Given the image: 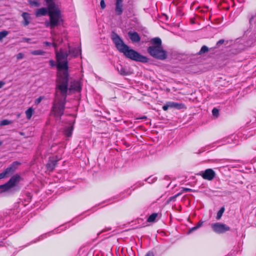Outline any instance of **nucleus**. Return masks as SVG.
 Segmentation results:
<instances>
[{"mask_svg":"<svg viewBox=\"0 0 256 256\" xmlns=\"http://www.w3.org/2000/svg\"><path fill=\"white\" fill-rule=\"evenodd\" d=\"M55 52L58 72L56 88V98L52 108L51 114L55 117L60 118L64 114L67 97L68 82L69 80L68 58L69 53L62 49L59 52L56 50Z\"/></svg>","mask_w":256,"mask_h":256,"instance_id":"nucleus-1","label":"nucleus"},{"mask_svg":"<svg viewBox=\"0 0 256 256\" xmlns=\"http://www.w3.org/2000/svg\"><path fill=\"white\" fill-rule=\"evenodd\" d=\"M112 38L118 50L123 53L126 58L136 62L144 63L148 62V58L146 56L130 48L129 46L124 44L123 40L117 34L112 32Z\"/></svg>","mask_w":256,"mask_h":256,"instance_id":"nucleus-2","label":"nucleus"},{"mask_svg":"<svg viewBox=\"0 0 256 256\" xmlns=\"http://www.w3.org/2000/svg\"><path fill=\"white\" fill-rule=\"evenodd\" d=\"M150 42L153 46H150L147 49L148 52L150 56L158 60H166L167 58V54L162 46L161 39L156 37L152 38Z\"/></svg>","mask_w":256,"mask_h":256,"instance_id":"nucleus-3","label":"nucleus"},{"mask_svg":"<svg viewBox=\"0 0 256 256\" xmlns=\"http://www.w3.org/2000/svg\"><path fill=\"white\" fill-rule=\"evenodd\" d=\"M48 16L49 20L45 22V26L47 28L52 29L60 25L63 22L60 10L58 7L54 9L49 10Z\"/></svg>","mask_w":256,"mask_h":256,"instance_id":"nucleus-4","label":"nucleus"},{"mask_svg":"<svg viewBox=\"0 0 256 256\" xmlns=\"http://www.w3.org/2000/svg\"><path fill=\"white\" fill-rule=\"evenodd\" d=\"M20 177L18 174L13 176L9 180L4 184L0 185V192H8L20 180Z\"/></svg>","mask_w":256,"mask_h":256,"instance_id":"nucleus-5","label":"nucleus"},{"mask_svg":"<svg viewBox=\"0 0 256 256\" xmlns=\"http://www.w3.org/2000/svg\"><path fill=\"white\" fill-rule=\"evenodd\" d=\"M212 230L216 233L222 234L230 230L229 226L220 222H216L211 225Z\"/></svg>","mask_w":256,"mask_h":256,"instance_id":"nucleus-6","label":"nucleus"},{"mask_svg":"<svg viewBox=\"0 0 256 256\" xmlns=\"http://www.w3.org/2000/svg\"><path fill=\"white\" fill-rule=\"evenodd\" d=\"M198 174L204 179L210 181L212 180L216 176L215 172L212 168H208L204 171H201Z\"/></svg>","mask_w":256,"mask_h":256,"instance_id":"nucleus-7","label":"nucleus"},{"mask_svg":"<svg viewBox=\"0 0 256 256\" xmlns=\"http://www.w3.org/2000/svg\"><path fill=\"white\" fill-rule=\"evenodd\" d=\"M58 160L59 159L57 157H50L46 164L48 170L50 171H52L57 165V162Z\"/></svg>","mask_w":256,"mask_h":256,"instance_id":"nucleus-8","label":"nucleus"},{"mask_svg":"<svg viewBox=\"0 0 256 256\" xmlns=\"http://www.w3.org/2000/svg\"><path fill=\"white\" fill-rule=\"evenodd\" d=\"M68 53L72 54L74 57H77L81 54V49L80 47L71 48L70 45L68 46Z\"/></svg>","mask_w":256,"mask_h":256,"instance_id":"nucleus-9","label":"nucleus"},{"mask_svg":"<svg viewBox=\"0 0 256 256\" xmlns=\"http://www.w3.org/2000/svg\"><path fill=\"white\" fill-rule=\"evenodd\" d=\"M128 36L132 42H138L140 40V37L137 32L130 31Z\"/></svg>","mask_w":256,"mask_h":256,"instance_id":"nucleus-10","label":"nucleus"},{"mask_svg":"<svg viewBox=\"0 0 256 256\" xmlns=\"http://www.w3.org/2000/svg\"><path fill=\"white\" fill-rule=\"evenodd\" d=\"M116 68L118 73L122 76H129L131 74L130 71L124 67L122 65L119 64L116 66Z\"/></svg>","mask_w":256,"mask_h":256,"instance_id":"nucleus-11","label":"nucleus"},{"mask_svg":"<svg viewBox=\"0 0 256 256\" xmlns=\"http://www.w3.org/2000/svg\"><path fill=\"white\" fill-rule=\"evenodd\" d=\"M22 16L24 19L22 24L24 26H27L28 25L32 20L30 14L26 12H24L22 14Z\"/></svg>","mask_w":256,"mask_h":256,"instance_id":"nucleus-12","label":"nucleus"},{"mask_svg":"<svg viewBox=\"0 0 256 256\" xmlns=\"http://www.w3.org/2000/svg\"><path fill=\"white\" fill-rule=\"evenodd\" d=\"M14 168L12 166L7 168L3 172L0 173V180L8 176L14 172Z\"/></svg>","mask_w":256,"mask_h":256,"instance_id":"nucleus-13","label":"nucleus"},{"mask_svg":"<svg viewBox=\"0 0 256 256\" xmlns=\"http://www.w3.org/2000/svg\"><path fill=\"white\" fill-rule=\"evenodd\" d=\"M49 10L48 9V6L46 8H42L38 9L36 12V17H39L40 16H44L46 15L47 14L48 15Z\"/></svg>","mask_w":256,"mask_h":256,"instance_id":"nucleus-14","label":"nucleus"},{"mask_svg":"<svg viewBox=\"0 0 256 256\" xmlns=\"http://www.w3.org/2000/svg\"><path fill=\"white\" fill-rule=\"evenodd\" d=\"M168 108H174L178 110H180L184 107V105L183 104L173 102H166Z\"/></svg>","mask_w":256,"mask_h":256,"instance_id":"nucleus-15","label":"nucleus"},{"mask_svg":"<svg viewBox=\"0 0 256 256\" xmlns=\"http://www.w3.org/2000/svg\"><path fill=\"white\" fill-rule=\"evenodd\" d=\"M80 90H81V86L78 82H74V83L72 84L69 88L68 87V90H69L70 91L74 90V91L79 92ZM68 92V91H67V92Z\"/></svg>","mask_w":256,"mask_h":256,"instance_id":"nucleus-16","label":"nucleus"},{"mask_svg":"<svg viewBox=\"0 0 256 256\" xmlns=\"http://www.w3.org/2000/svg\"><path fill=\"white\" fill-rule=\"evenodd\" d=\"M115 12L117 15H121L123 12V4L116 3Z\"/></svg>","mask_w":256,"mask_h":256,"instance_id":"nucleus-17","label":"nucleus"},{"mask_svg":"<svg viewBox=\"0 0 256 256\" xmlns=\"http://www.w3.org/2000/svg\"><path fill=\"white\" fill-rule=\"evenodd\" d=\"M54 0H44L47 6H48V10L54 9V8H57Z\"/></svg>","mask_w":256,"mask_h":256,"instance_id":"nucleus-18","label":"nucleus"},{"mask_svg":"<svg viewBox=\"0 0 256 256\" xmlns=\"http://www.w3.org/2000/svg\"><path fill=\"white\" fill-rule=\"evenodd\" d=\"M34 112V110L32 108H29L26 111V118L28 120L30 119V118L32 116V114Z\"/></svg>","mask_w":256,"mask_h":256,"instance_id":"nucleus-19","label":"nucleus"},{"mask_svg":"<svg viewBox=\"0 0 256 256\" xmlns=\"http://www.w3.org/2000/svg\"><path fill=\"white\" fill-rule=\"evenodd\" d=\"M202 224L203 222L202 220H200L195 226H194L189 230L188 233H191L192 232L196 230L197 229L201 227Z\"/></svg>","mask_w":256,"mask_h":256,"instance_id":"nucleus-20","label":"nucleus"},{"mask_svg":"<svg viewBox=\"0 0 256 256\" xmlns=\"http://www.w3.org/2000/svg\"><path fill=\"white\" fill-rule=\"evenodd\" d=\"M72 128L70 126L66 127L64 130V134L69 137L71 136L72 134Z\"/></svg>","mask_w":256,"mask_h":256,"instance_id":"nucleus-21","label":"nucleus"},{"mask_svg":"<svg viewBox=\"0 0 256 256\" xmlns=\"http://www.w3.org/2000/svg\"><path fill=\"white\" fill-rule=\"evenodd\" d=\"M158 213L154 212L149 216L147 221L148 222H154L155 221L156 218L158 217Z\"/></svg>","mask_w":256,"mask_h":256,"instance_id":"nucleus-22","label":"nucleus"},{"mask_svg":"<svg viewBox=\"0 0 256 256\" xmlns=\"http://www.w3.org/2000/svg\"><path fill=\"white\" fill-rule=\"evenodd\" d=\"M45 52L42 50H34L30 52V54L34 56L43 55Z\"/></svg>","mask_w":256,"mask_h":256,"instance_id":"nucleus-23","label":"nucleus"},{"mask_svg":"<svg viewBox=\"0 0 256 256\" xmlns=\"http://www.w3.org/2000/svg\"><path fill=\"white\" fill-rule=\"evenodd\" d=\"M208 51V48L206 46H203L200 50L198 52V54L201 55Z\"/></svg>","mask_w":256,"mask_h":256,"instance_id":"nucleus-24","label":"nucleus"},{"mask_svg":"<svg viewBox=\"0 0 256 256\" xmlns=\"http://www.w3.org/2000/svg\"><path fill=\"white\" fill-rule=\"evenodd\" d=\"M224 207H222V208H220V209L218 210V212L217 213V215H216V219L217 220H220L224 212Z\"/></svg>","mask_w":256,"mask_h":256,"instance_id":"nucleus-25","label":"nucleus"},{"mask_svg":"<svg viewBox=\"0 0 256 256\" xmlns=\"http://www.w3.org/2000/svg\"><path fill=\"white\" fill-rule=\"evenodd\" d=\"M256 22V14L252 15L249 19V23L250 25H252Z\"/></svg>","mask_w":256,"mask_h":256,"instance_id":"nucleus-26","label":"nucleus"},{"mask_svg":"<svg viewBox=\"0 0 256 256\" xmlns=\"http://www.w3.org/2000/svg\"><path fill=\"white\" fill-rule=\"evenodd\" d=\"M8 34V32L3 30L0 32V41L5 38Z\"/></svg>","mask_w":256,"mask_h":256,"instance_id":"nucleus-27","label":"nucleus"},{"mask_svg":"<svg viewBox=\"0 0 256 256\" xmlns=\"http://www.w3.org/2000/svg\"><path fill=\"white\" fill-rule=\"evenodd\" d=\"M12 123V122L10 120H4L0 121V126H4L10 124Z\"/></svg>","mask_w":256,"mask_h":256,"instance_id":"nucleus-28","label":"nucleus"},{"mask_svg":"<svg viewBox=\"0 0 256 256\" xmlns=\"http://www.w3.org/2000/svg\"><path fill=\"white\" fill-rule=\"evenodd\" d=\"M44 99V96H40L38 98L35 100L34 104L36 105H38L42 102V100Z\"/></svg>","mask_w":256,"mask_h":256,"instance_id":"nucleus-29","label":"nucleus"},{"mask_svg":"<svg viewBox=\"0 0 256 256\" xmlns=\"http://www.w3.org/2000/svg\"><path fill=\"white\" fill-rule=\"evenodd\" d=\"M30 4L32 6H35L38 7L40 6V4L38 0H34L30 2Z\"/></svg>","mask_w":256,"mask_h":256,"instance_id":"nucleus-30","label":"nucleus"},{"mask_svg":"<svg viewBox=\"0 0 256 256\" xmlns=\"http://www.w3.org/2000/svg\"><path fill=\"white\" fill-rule=\"evenodd\" d=\"M156 178H152V176H150L146 180L148 183L152 184L156 180Z\"/></svg>","mask_w":256,"mask_h":256,"instance_id":"nucleus-31","label":"nucleus"},{"mask_svg":"<svg viewBox=\"0 0 256 256\" xmlns=\"http://www.w3.org/2000/svg\"><path fill=\"white\" fill-rule=\"evenodd\" d=\"M219 111L216 108H214L212 110V114L214 116H218V115Z\"/></svg>","mask_w":256,"mask_h":256,"instance_id":"nucleus-32","label":"nucleus"},{"mask_svg":"<svg viewBox=\"0 0 256 256\" xmlns=\"http://www.w3.org/2000/svg\"><path fill=\"white\" fill-rule=\"evenodd\" d=\"M48 234H44L42 235H41L40 236H39L38 238H36L34 240V242H36L38 241L42 240L44 239V238H46Z\"/></svg>","mask_w":256,"mask_h":256,"instance_id":"nucleus-33","label":"nucleus"},{"mask_svg":"<svg viewBox=\"0 0 256 256\" xmlns=\"http://www.w3.org/2000/svg\"><path fill=\"white\" fill-rule=\"evenodd\" d=\"M224 40H223V39H221V40H219L217 42V43H216V46H217V47L220 46L221 44H224Z\"/></svg>","mask_w":256,"mask_h":256,"instance_id":"nucleus-34","label":"nucleus"},{"mask_svg":"<svg viewBox=\"0 0 256 256\" xmlns=\"http://www.w3.org/2000/svg\"><path fill=\"white\" fill-rule=\"evenodd\" d=\"M100 4L102 9H104L106 6L104 0H101Z\"/></svg>","mask_w":256,"mask_h":256,"instance_id":"nucleus-35","label":"nucleus"},{"mask_svg":"<svg viewBox=\"0 0 256 256\" xmlns=\"http://www.w3.org/2000/svg\"><path fill=\"white\" fill-rule=\"evenodd\" d=\"M144 256H154V254L152 251H148Z\"/></svg>","mask_w":256,"mask_h":256,"instance_id":"nucleus-36","label":"nucleus"},{"mask_svg":"<svg viewBox=\"0 0 256 256\" xmlns=\"http://www.w3.org/2000/svg\"><path fill=\"white\" fill-rule=\"evenodd\" d=\"M24 58V54H23L22 53H18L17 55H16V58L18 60H20V59H22Z\"/></svg>","mask_w":256,"mask_h":256,"instance_id":"nucleus-37","label":"nucleus"},{"mask_svg":"<svg viewBox=\"0 0 256 256\" xmlns=\"http://www.w3.org/2000/svg\"><path fill=\"white\" fill-rule=\"evenodd\" d=\"M49 63L51 66L53 67L56 66L55 62L52 60L49 61Z\"/></svg>","mask_w":256,"mask_h":256,"instance_id":"nucleus-38","label":"nucleus"},{"mask_svg":"<svg viewBox=\"0 0 256 256\" xmlns=\"http://www.w3.org/2000/svg\"><path fill=\"white\" fill-rule=\"evenodd\" d=\"M162 109L164 111H166V110H167L168 109V105L167 103H166V104L163 106Z\"/></svg>","mask_w":256,"mask_h":256,"instance_id":"nucleus-39","label":"nucleus"},{"mask_svg":"<svg viewBox=\"0 0 256 256\" xmlns=\"http://www.w3.org/2000/svg\"><path fill=\"white\" fill-rule=\"evenodd\" d=\"M44 44L46 46H51L52 43L48 42H44Z\"/></svg>","mask_w":256,"mask_h":256,"instance_id":"nucleus-40","label":"nucleus"},{"mask_svg":"<svg viewBox=\"0 0 256 256\" xmlns=\"http://www.w3.org/2000/svg\"><path fill=\"white\" fill-rule=\"evenodd\" d=\"M23 40L25 42H29L30 41V38H23Z\"/></svg>","mask_w":256,"mask_h":256,"instance_id":"nucleus-41","label":"nucleus"},{"mask_svg":"<svg viewBox=\"0 0 256 256\" xmlns=\"http://www.w3.org/2000/svg\"><path fill=\"white\" fill-rule=\"evenodd\" d=\"M184 191L187 192H192V190L189 188H184Z\"/></svg>","mask_w":256,"mask_h":256,"instance_id":"nucleus-42","label":"nucleus"},{"mask_svg":"<svg viewBox=\"0 0 256 256\" xmlns=\"http://www.w3.org/2000/svg\"><path fill=\"white\" fill-rule=\"evenodd\" d=\"M53 47H54L55 48H56V50H56V48H57V44L54 43V42H53V43H52V45Z\"/></svg>","mask_w":256,"mask_h":256,"instance_id":"nucleus-43","label":"nucleus"},{"mask_svg":"<svg viewBox=\"0 0 256 256\" xmlns=\"http://www.w3.org/2000/svg\"><path fill=\"white\" fill-rule=\"evenodd\" d=\"M5 84V82L3 81H0V88Z\"/></svg>","mask_w":256,"mask_h":256,"instance_id":"nucleus-44","label":"nucleus"},{"mask_svg":"<svg viewBox=\"0 0 256 256\" xmlns=\"http://www.w3.org/2000/svg\"><path fill=\"white\" fill-rule=\"evenodd\" d=\"M178 195H179V194H176V196H174L170 197V200H172L174 199V198H176V197L178 196Z\"/></svg>","mask_w":256,"mask_h":256,"instance_id":"nucleus-45","label":"nucleus"},{"mask_svg":"<svg viewBox=\"0 0 256 256\" xmlns=\"http://www.w3.org/2000/svg\"><path fill=\"white\" fill-rule=\"evenodd\" d=\"M116 3L122 4V0H116Z\"/></svg>","mask_w":256,"mask_h":256,"instance_id":"nucleus-46","label":"nucleus"},{"mask_svg":"<svg viewBox=\"0 0 256 256\" xmlns=\"http://www.w3.org/2000/svg\"><path fill=\"white\" fill-rule=\"evenodd\" d=\"M2 142H1V141H0V145H2Z\"/></svg>","mask_w":256,"mask_h":256,"instance_id":"nucleus-47","label":"nucleus"},{"mask_svg":"<svg viewBox=\"0 0 256 256\" xmlns=\"http://www.w3.org/2000/svg\"><path fill=\"white\" fill-rule=\"evenodd\" d=\"M142 118H146V116L143 117Z\"/></svg>","mask_w":256,"mask_h":256,"instance_id":"nucleus-48","label":"nucleus"},{"mask_svg":"<svg viewBox=\"0 0 256 256\" xmlns=\"http://www.w3.org/2000/svg\"><path fill=\"white\" fill-rule=\"evenodd\" d=\"M20 134L23 135V133L22 132H20Z\"/></svg>","mask_w":256,"mask_h":256,"instance_id":"nucleus-49","label":"nucleus"}]
</instances>
